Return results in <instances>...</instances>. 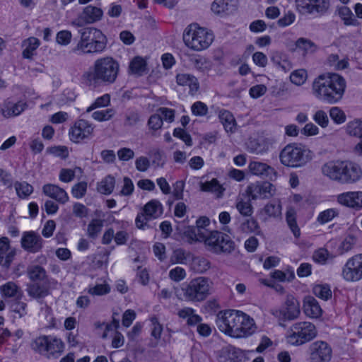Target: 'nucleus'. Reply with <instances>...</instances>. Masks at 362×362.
<instances>
[{"instance_id": "13d9d810", "label": "nucleus", "mask_w": 362, "mask_h": 362, "mask_svg": "<svg viewBox=\"0 0 362 362\" xmlns=\"http://www.w3.org/2000/svg\"><path fill=\"white\" fill-rule=\"evenodd\" d=\"M328 63L335 70H343L349 66L348 59H339L337 54H331L328 57Z\"/></svg>"}, {"instance_id": "7ed1b4c3", "label": "nucleus", "mask_w": 362, "mask_h": 362, "mask_svg": "<svg viewBox=\"0 0 362 362\" xmlns=\"http://www.w3.org/2000/svg\"><path fill=\"white\" fill-rule=\"evenodd\" d=\"M346 88V82L343 76L335 73H327L320 75L314 80L312 90L318 100L334 104L343 98Z\"/></svg>"}, {"instance_id": "49530a36", "label": "nucleus", "mask_w": 362, "mask_h": 362, "mask_svg": "<svg viewBox=\"0 0 362 362\" xmlns=\"http://www.w3.org/2000/svg\"><path fill=\"white\" fill-rule=\"evenodd\" d=\"M116 111L113 108L96 110L92 113V118L98 122H106L112 119L115 115Z\"/></svg>"}, {"instance_id": "f3484780", "label": "nucleus", "mask_w": 362, "mask_h": 362, "mask_svg": "<svg viewBox=\"0 0 362 362\" xmlns=\"http://www.w3.org/2000/svg\"><path fill=\"white\" fill-rule=\"evenodd\" d=\"M276 187L268 182L251 183L247 187L246 192L253 200L269 199L276 194Z\"/></svg>"}, {"instance_id": "680f3d73", "label": "nucleus", "mask_w": 362, "mask_h": 362, "mask_svg": "<svg viewBox=\"0 0 362 362\" xmlns=\"http://www.w3.org/2000/svg\"><path fill=\"white\" fill-rule=\"evenodd\" d=\"M189 255V253L182 248L175 249L170 257V262L172 264H186Z\"/></svg>"}, {"instance_id": "6e6d98bb", "label": "nucleus", "mask_w": 362, "mask_h": 362, "mask_svg": "<svg viewBox=\"0 0 362 362\" xmlns=\"http://www.w3.org/2000/svg\"><path fill=\"white\" fill-rule=\"evenodd\" d=\"M346 133L353 136L362 138V120H354L348 123Z\"/></svg>"}, {"instance_id": "2f4dec72", "label": "nucleus", "mask_w": 362, "mask_h": 362, "mask_svg": "<svg viewBox=\"0 0 362 362\" xmlns=\"http://www.w3.org/2000/svg\"><path fill=\"white\" fill-rule=\"evenodd\" d=\"M199 185L202 191L213 193L217 198L222 197L225 191V188L216 178L210 181L200 182Z\"/></svg>"}, {"instance_id": "cd10ccee", "label": "nucleus", "mask_w": 362, "mask_h": 362, "mask_svg": "<svg viewBox=\"0 0 362 362\" xmlns=\"http://www.w3.org/2000/svg\"><path fill=\"white\" fill-rule=\"evenodd\" d=\"M259 214L264 221L278 218L281 215V205L280 203H268L259 211Z\"/></svg>"}, {"instance_id": "e2e57ef3", "label": "nucleus", "mask_w": 362, "mask_h": 362, "mask_svg": "<svg viewBox=\"0 0 362 362\" xmlns=\"http://www.w3.org/2000/svg\"><path fill=\"white\" fill-rule=\"evenodd\" d=\"M339 212L336 209H328L320 212L317 218V221L320 224H325L331 221L334 217L337 216Z\"/></svg>"}, {"instance_id": "79ce46f5", "label": "nucleus", "mask_w": 362, "mask_h": 362, "mask_svg": "<svg viewBox=\"0 0 362 362\" xmlns=\"http://www.w3.org/2000/svg\"><path fill=\"white\" fill-rule=\"evenodd\" d=\"M286 222L292 231L293 235L298 238L300 235V230L297 225L296 219V211L293 208H289L286 214Z\"/></svg>"}, {"instance_id": "b1692460", "label": "nucleus", "mask_w": 362, "mask_h": 362, "mask_svg": "<svg viewBox=\"0 0 362 362\" xmlns=\"http://www.w3.org/2000/svg\"><path fill=\"white\" fill-rule=\"evenodd\" d=\"M175 81L177 86L187 88L189 89V94L192 95H195L199 89L198 79L196 76L189 73H177L175 76Z\"/></svg>"}, {"instance_id": "4c0bfd02", "label": "nucleus", "mask_w": 362, "mask_h": 362, "mask_svg": "<svg viewBox=\"0 0 362 362\" xmlns=\"http://www.w3.org/2000/svg\"><path fill=\"white\" fill-rule=\"evenodd\" d=\"M16 254V249L10 245V240L7 237L0 238V255L6 257V263L10 264Z\"/></svg>"}, {"instance_id": "c756f323", "label": "nucleus", "mask_w": 362, "mask_h": 362, "mask_svg": "<svg viewBox=\"0 0 362 362\" xmlns=\"http://www.w3.org/2000/svg\"><path fill=\"white\" fill-rule=\"evenodd\" d=\"M218 118L227 132L233 133L236 131L237 123L230 112L226 110H219Z\"/></svg>"}, {"instance_id": "4d7b16f0", "label": "nucleus", "mask_w": 362, "mask_h": 362, "mask_svg": "<svg viewBox=\"0 0 362 362\" xmlns=\"http://www.w3.org/2000/svg\"><path fill=\"white\" fill-rule=\"evenodd\" d=\"M272 277L281 282H289L294 279L295 274L292 269L288 268L285 272L275 270L272 272Z\"/></svg>"}, {"instance_id": "9b49d317", "label": "nucleus", "mask_w": 362, "mask_h": 362, "mask_svg": "<svg viewBox=\"0 0 362 362\" xmlns=\"http://www.w3.org/2000/svg\"><path fill=\"white\" fill-rule=\"evenodd\" d=\"M205 247L209 252L220 255L232 252L235 250V243L228 235L213 230L206 240Z\"/></svg>"}, {"instance_id": "bb28decb", "label": "nucleus", "mask_w": 362, "mask_h": 362, "mask_svg": "<svg viewBox=\"0 0 362 362\" xmlns=\"http://www.w3.org/2000/svg\"><path fill=\"white\" fill-rule=\"evenodd\" d=\"M303 309L305 315L310 318H318L322 313V310L317 300L310 296L304 298Z\"/></svg>"}, {"instance_id": "ea45409f", "label": "nucleus", "mask_w": 362, "mask_h": 362, "mask_svg": "<svg viewBox=\"0 0 362 362\" xmlns=\"http://www.w3.org/2000/svg\"><path fill=\"white\" fill-rule=\"evenodd\" d=\"M111 287L106 281L97 283L95 285H90L87 288V292L91 296H104L110 292Z\"/></svg>"}, {"instance_id": "58836bf2", "label": "nucleus", "mask_w": 362, "mask_h": 362, "mask_svg": "<svg viewBox=\"0 0 362 362\" xmlns=\"http://www.w3.org/2000/svg\"><path fill=\"white\" fill-rule=\"evenodd\" d=\"M338 15L343 21L345 25L349 26H358L360 23L354 17L351 10L345 6H341L338 8Z\"/></svg>"}, {"instance_id": "72a5a7b5", "label": "nucleus", "mask_w": 362, "mask_h": 362, "mask_svg": "<svg viewBox=\"0 0 362 362\" xmlns=\"http://www.w3.org/2000/svg\"><path fill=\"white\" fill-rule=\"evenodd\" d=\"M211 267V263L206 257L197 256L192 259L190 269L197 274H204Z\"/></svg>"}, {"instance_id": "423d86ee", "label": "nucleus", "mask_w": 362, "mask_h": 362, "mask_svg": "<svg viewBox=\"0 0 362 362\" xmlns=\"http://www.w3.org/2000/svg\"><path fill=\"white\" fill-rule=\"evenodd\" d=\"M212 288L213 283L209 278L199 276L175 288V293L180 300L199 303L205 300L211 295Z\"/></svg>"}, {"instance_id": "4468645a", "label": "nucleus", "mask_w": 362, "mask_h": 362, "mask_svg": "<svg viewBox=\"0 0 362 362\" xmlns=\"http://www.w3.org/2000/svg\"><path fill=\"white\" fill-rule=\"evenodd\" d=\"M163 206L157 199H152L146 203L141 213L137 214L135 223L137 228H144L151 219H156L163 214Z\"/></svg>"}, {"instance_id": "c03bdc74", "label": "nucleus", "mask_w": 362, "mask_h": 362, "mask_svg": "<svg viewBox=\"0 0 362 362\" xmlns=\"http://www.w3.org/2000/svg\"><path fill=\"white\" fill-rule=\"evenodd\" d=\"M235 207L238 212L244 216H250L253 214V207L248 200H245L243 197H238Z\"/></svg>"}, {"instance_id": "37998d69", "label": "nucleus", "mask_w": 362, "mask_h": 362, "mask_svg": "<svg viewBox=\"0 0 362 362\" xmlns=\"http://www.w3.org/2000/svg\"><path fill=\"white\" fill-rule=\"evenodd\" d=\"M146 63L141 57H135L129 63V71L133 74L141 75L146 70Z\"/></svg>"}, {"instance_id": "052dcab7", "label": "nucleus", "mask_w": 362, "mask_h": 362, "mask_svg": "<svg viewBox=\"0 0 362 362\" xmlns=\"http://www.w3.org/2000/svg\"><path fill=\"white\" fill-rule=\"evenodd\" d=\"M110 104V96L109 94H104L103 95L96 98L94 102L87 107L86 112L101 107H107Z\"/></svg>"}, {"instance_id": "338daca9", "label": "nucleus", "mask_w": 362, "mask_h": 362, "mask_svg": "<svg viewBox=\"0 0 362 362\" xmlns=\"http://www.w3.org/2000/svg\"><path fill=\"white\" fill-rule=\"evenodd\" d=\"M313 119L322 128H326L329 125V117L325 110H317L313 116Z\"/></svg>"}, {"instance_id": "aec40b11", "label": "nucleus", "mask_w": 362, "mask_h": 362, "mask_svg": "<svg viewBox=\"0 0 362 362\" xmlns=\"http://www.w3.org/2000/svg\"><path fill=\"white\" fill-rule=\"evenodd\" d=\"M339 204L354 210L362 209V191H348L337 196Z\"/></svg>"}, {"instance_id": "5fc2aeb1", "label": "nucleus", "mask_w": 362, "mask_h": 362, "mask_svg": "<svg viewBox=\"0 0 362 362\" xmlns=\"http://www.w3.org/2000/svg\"><path fill=\"white\" fill-rule=\"evenodd\" d=\"M103 226V222L100 219H93L87 228V235L91 238H95L100 234L102 228Z\"/></svg>"}, {"instance_id": "69168bd1", "label": "nucleus", "mask_w": 362, "mask_h": 362, "mask_svg": "<svg viewBox=\"0 0 362 362\" xmlns=\"http://www.w3.org/2000/svg\"><path fill=\"white\" fill-rule=\"evenodd\" d=\"M212 12L217 15L227 13L228 3L227 0H214L211 6Z\"/></svg>"}, {"instance_id": "412c9836", "label": "nucleus", "mask_w": 362, "mask_h": 362, "mask_svg": "<svg viewBox=\"0 0 362 362\" xmlns=\"http://www.w3.org/2000/svg\"><path fill=\"white\" fill-rule=\"evenodd\" d=\"M103 16V11L95 6L88 5L84 7L76 20V25L82 26L86 24H93L100 21Z\"/></svg>"}, {"instance_id": "1a4fd4ad", "label": "nucleus", "mask_w": 362, "mask_h": 362, "mask_svg": "<svg viewBox=\"0 0 362 362\" xmlns=\"http://www.w3.org/2000/svg\"><path fill=\"white\" fill-rule=\"evenodd\" d=\"M33 349L47 358H57L64 351L63 340L53 335H42L35 339L32 343Z\"/></svg>"}, {"instance_id": "9d476101", "label": "nucleus", "mask_w": 362, "mask_h": 362, "mask_svg": "<svg viewBox=\"0 0 362 362\" xmlns=\"http://www.w3.org/2000/svg\"><path fill=\"white\" fill-rule=\"evenodd\" d=\"M317 335V330L314 324L308 321L295 322L288 329L286 341L294 346H300L310 341Z\"/></svg>"}, {"instance_id": "2eb2a0df", "label": "nucleus", "mask_w": 362, "mask_h": 362, "mask_svg": "<svg viewBox=\"0 0 362 362\" xmlns=\"http://www.w3.org/2000/svg\"><path fill=\"white\" fill-rule=\"evenodd\" d=\"M341 276L347 282H356L362 279V253L347 259L342 268Z\"/></svg>"}, {"instance_id": "6ab92c4d", "label": "nucleus", "mask_w": 362, "mask_h": 362, "mask_svg": "<svg viewBox=\"0 0 362 362\" xmlns=\"http://www.w3.org/2000/svg\"><path fill=\"white\" fill-rule=\"evenodd\" d=\"M309 354L312 362H329L332 351L327 342L316 341L310 345Z\"/></svg>"}, {"instance_id": "774afa93", "label": "nucleus", "mask_w": 362, "mask_h": 362, "mask_svg": "<svg viewBox=\"0 0 362 362\" xmlns=\"http://www.w3.org/2000/svg\"><path fill=\"white\" fill-rule=\"evenodd\" d=\"M169 278L175 282L184 280L187 276L186 270L181 267H176L169 271Z\"/></svg>"}, {"instance_id": "dca6fc26", "label": "nucleus", "mask_w": 362, "mask_h": 362, "mask_svg": "<svg viewBox=\"0 0 362 362\" xmlns=\"http://www.w3.org/2000/svg\"><path fill=\"white\" fill-rule=\"evenodd\" d=\"M297 10L302 14H325L329 8V0H296Z\"/></svg>"}, {"instance_id": "5701e85b", "label": "nucleus", "mask_w": 362, "mask_h": 362, "mask_svg": "<svg viewBox=\"0 0 362 362\" xmlns=\"http://www.w3.org/2000/svg\"><path fill=\"white\" fill-rule=\"evenodd\" d=\"M42 191L44 195L55 200L57 203L65 204L69 200V197L64 189L54 184H45Z\"/></svg>"}, {"instance_id": "864d4df0", "label": "nucleus", "mask_w": 362, "mask_h": 362, "mask_svg": "<svg viewBox=\"0 0 362 362\" xmlns=\"http://www.w3.org/2000/svg\"><path fill=\"white\" fill-rule=\"evenodd\" d=\"M313 293L322 300H327L332 297V291L327 284H317L313 288Z\"/></svg>"}, {"instance_id": "3c124183", "label": "nucleus", "mask_w": 362, "mask_h": 362, "mask_svg": "<svg viewBox=\"0 0 362 362\" xmlns=\"http://www.w3.org/2000/svg\"><path fill=\"white\" fill-rule=\"evenodd\" d=\"M163 124V118L158 112L152 115L148 120V127L151 134L155 135L156 133L160 130Z\"/></svg>"}, {"instance_id": "8fccbe9b", "label": "nucleus", "mask_w": 362, "mask_h": 362, "mask_svg": "<svg viewBox=\"0 0 362 362\" xmlns=\"http://www.w3.org/2000/svg\"><path fill=\"white\" fill-rule=\"evenodd\" d=\"M14 187L17 195L21 199L28 197L33 192V187L26 182H16Z\"/></svg>"}, {"instance_id": "ddd939ff", "label": "nucleus", "mask_w": 362, "mask_h": 362, "mask_svg": "<svg viewBox=\"0 0 362 362\" xmlns=\"http://www.w3.org/2000/svg\"><path fill=\"white\" fill-rule=\"evenodd\" d=\"M95 126L90 122L84 119H76L69 129V137L75 144H81L90 139L94 136Z\"/></svg>"}, {"instance_id": "0eeeda50", "label": "nucleus", "mask_w": 362, "mask_h": 362, "mask_svg": "<svg viewBox=\"0 0 362 362\" xmlns=\"http://www.w3.org/2000/svg\"><path fill=\"white\" fill-rule=\"evenodd\" d=\"M183 41L189 49L199 52L207 49L214 40L213 33L197 24H190L184 30Z\"/></svg>"}, {"instance_id": "20e7f679", "label": "nucleus", "mask_w": 362, "mask_h": 362, "mask_svg": "<svg viewBox=\"0 0 362 362\" xmlns=\"http://www.w3.org/2000/svg\"><path fill=\"white\" fill-rule=\"evenodd\" d=\"M321 172L330 180L341 184H354L362 177L360 166L348 160H329L322 165Z\"/></svg>"}, {"instance_id": "a18cd8bd", "label": "nucleus", "mask_w": 362, "mask_h": 362, "mask_svg": "<svg viewBox=\"0 0 362 362\" xmlns=\"http://www.w3.org/2000/svg\"><path fill=\"white\" fill-rule=\"evenodd\" d=\"M28 275L32 281H43L47 276V273L42 267L32 265L28 268Z\"/></svg>"}, {"instance_id": "a878e982", "label": "nucleus", "mask_w": 362, "mask_h": 362, "mask_svg": "<svg viewBox=\"0 0 362 362\" xmlns=\"http://www.w3.org/2000/svg\"><path fill=\"white\" fill-rule=\"evenodd\" d=\"M210 232L206 228H199L198 226L187 227L185 231V236L190 243L195 242H202L206 244V240L210 235Z\"/></svg>"}, {"instance_id": "0e129e2a", "label": "nucleus", "mask_w": 362, "mask_h": 362, "mask_svg": "<svg viewBox=\"0 0 362 362\" xmlns=\"http://www.w3.org/2000/svg\"><path fill=\"white\" fill-rule=\"evenodd\" d=\"M307 78V71L303 69L293 71L290 76L291 81L296 86H301L304 84Z\"/></svg>"}, {"instance_id": "a19ab883", "label": "nucleus", "mask_w": 362, "mask_h": 362, "mask_svg": "<svg viewBox=\"0 0 362 362\" xmlns=\"http://www.w3.org/2000/svg\"><path fill=\"white\" fill-rule=\"evenodd\" d=\"M115 185V180L111 175L106 176L98 184V191L103 194H110L112 192Z\"/></svg>"}, {"instance_id": "de8ad7c7", "label": "nucleus", "mask_w": 362, "mask_h": 362, "mask_svg": "<svg viewBox=\"0 0 362 362\" xmlns=\"http://www.w3.org/2000/svg\"><path fill=\"white\" fill-rule=\"evenodd\" d=\"M240 229L245 233L260 234L261 230L258 222L253 218L246 219L240 225Z\"/></svg>"}, {"instance_id": "603ef678", "label": "nucleus", "mask_w": 362, "mask_h": 362, "mask_svg": "<svg viewBox=\"0 0 362 362\" xmlns=\"http://www.w3.org/2000/svg\"><path fill=\"white\" fill-rule=\"evenodd\" d=\"M296 46L305 54L314 52L317 49V46L313 41L303 37L297 40Z\"/></svg>"}, {"instance_id": "39448f33", "label": "nucleus", "mask_w": 362, "mask_h": 362, "mask_svg": "<svg viewBox=\"0 0 362 362\" xmlns=\"http://www.w3.org/2000/svg\"><path fill=\"white\" fill-rule=\"evenodd\" d=\"M80 39L71 52L78 55L100 53L106 47V37L102 31L93 27H87L79 31Z\"/></svg>"}, {"instance_id": "bf43d9fd", "label": "nucleus", "mask_w": 362, "mask_h": 362, "mask_svg": "<svg viewBox=\"0 0 362 362\" xmlns=\"http://www.w3.org/2000/svg\"><path fill=\"white\" fill-rule=\"evenodd\" d=\"M192 63L194 67L202 72H206L211 69V64L206 58L198 56L192 59Z\"/></svg>"}, {"instance_id": "393cba45", "label": "nucleus", "mask_w": 362, "mask_h": 362, "mask_svg": "<svg viewBox=\"0 0 362 362\" xmlns=\"http://www.w3.org/2000/svg\"><path fill=\"white\" fill-rule=\"evenodd\" d=\"M248 169L254 175L266 177L269 179L276 177L274 168L264 163L251 161L248 165Z\"/></svg>"}, {"instance_id": "f8f14e48", "label": "nucleus", "mask_w": 362, "mask_h": 362, "mask_svg": "<svg viewBox=\"0 0 362 362\" xmlns=\"http://www.w3.org/2000/svg\"><path fill=\"white\" fill-rule=\"evenodd\" d=\"M271 314L281 321L294 320L300 315L299 300L292 294H287L281 308H274Z\"/></svg>"}, {"instance_id": "4be33fe9", "label": "nucleus", "mask_w": 362, "mask_h": 362, "mask_svg": "<svg viewBox=\"0 0 362 362\" xmlns=\"http://www.w3.org/2000/svg\"><path fill=\"white\" fill-rule=\"evenodd\" d=\"M28 104L22 100L16 103L6 100L0 105V112L5 118L17 117L21 115L26 108Z\"/></svg>"}, {"instance_id": "7c9ffc66", "label": "nucleus", "mask_w": 362, "mask_h": 362, "mask_svg": "<svg viewBox=\"0 0 362 362\" xmlns=\"http://www.w3.org/2000/svg\"><path fill=\"white\" fill-rule=\"evenodd\" d=\"M40 45V40L35 37H30L22 42L23 58L32 59L35 54L36 49Z\"/></svg>"}, {"instance_id": "6e6552de", "label": "nucleus", "mask_w": 362, "mask_h": 362, "mask_svg": "<svg viewBox=\"0 0 362 362\" xmlns=\"http://www.w3.org/2000/svg\"><path fill=\"white\" fill-rule=\"evenodd\" d=\"M281 163L290 168L304 166L313 158V152L304 146L297 144L286 145L280 152Z\"/></svg>"}, {"instance_id": "f704fd0d", "label": "nucleus", "mask_w": 362, "mask_h": 362, "mask_svg": "<svg viewBox=\"0 0 362 362\" xmlns=\"http://www.w3.org/2000/svg\"><path fill=\"white\" fill-rule=\"evenodd\" d=\"M26 291L30 297L40 299L49 294V288L38 283H31L27 286Z\"/></svg>"}, {"instance_id": "c9c22d12", "label": "nucleus", "mask_w": 362, "mask_h": 362, "mask_svg": "<svg viewBox=\"0 0 362 362\" xmlns=\"http://www.w3.org/2000/svg\"><path fill=\"white\" fill-rule=\"evenodd\" d=\"M249 151L256 154H263L270 148V143L266 139L250 140L247 144Z\"/></svg>"}, {"instance_id": "e433bc0d", "label": "nucleus", "mask_w": 362, "mask_h": 362, "mask_svg": "<svg viewBox=\"0 0 362 362\" xmlns=\"http://www.w3.org/2000/svg\"><path fill=\"white\" fill-rule=\"evenodd\" d=\"M177 315L187 320V324L189 326L195 325L202 321V317L195 313V310L189 307L180 309Z\"/></svg>"}, {"instance_id": "a211bd4d", "label": "nucleus", "mask_w": 362, "mask_h": 362, "mask_svg": "<svg viewBox=\"0 0 362 362\" xmlns=\"http://www.w3.org/2000/svg\"><path fill=\"white\" fill-rule=\"evenodd\" d=\"M45 241L39 233L30 230L23 232L21 240V247L28 252L37 253L44 247Z\"/></svg>"}, {"instance_id": "f03ea898", "label": "nucleus", "mask_w": 362, "mask_h": 362, "mask_svg": "<svg viewBox=\"0 0 362 362\" xmlns=\"http://www.w3.org/2000/svg\"><path fill=\"white\" fill-rule=\"evenodd\" d=\"M216 324L221 332L234 338L247 337L257 329L253 318L235 310L219 312L216 315Z\"/></svg>"}, {"instance_id": "c85d7f7f", "label": "nucleus", "mask_w": 362, "mask_h": 362, "mask_svg": "<svg viewBox=\"0 0 362 362\" xmlns=\"http://www.w3.org/2000/svg\"><path fill=\"white\" fill-rule=\"evenodd\" d=\"M219 357L222 362H241V353L232 346H226L220 351Z\"/></svg>"}, {"instance_id": "09e8293b", "label": "nucleus", "mask_w": 362, "mask_h": 362, "mask_svg": "<svg viewBox=\"0 0 362 362\" xmlns=\"http://www.w3.org/2000/svg\"><path fill=\"white\" fill-rule=\"evenodd\" d=\"M82 173L83 170L80 167H76L74 169L62 168L60 170L59 179L63 182L67 183L74 179L76 174L81 175Z\"/></svg>"}, {"instance_id": "f257e3e1", "label": "nucleus", "mask_w": 362, "mask_h": 362, "mask_svg": "<svg viewBox=\"0 0 362 362\" xmlns=\"http://www.w3.org/2000/svg\"><path fill=\"white\" fill-rule=\"evenodd\" d=\"M120 73L119 62L111 56L97 58L89 69L85 71L81 79L90 88L110 86L116 83Z\"/></svg>"}, {"instance_id": "473e14b6", "label": "nucleus", "mask_w": 362, "mask_h": 362, "mask_svg": "<svg viewBox=\"0 0 362 362\" xmlns=\"http://www.w3.org/2000/svg\"><path fill=\"white\" fill-rule=\"evenodd\" d=\"M0 293L4 298H21L23 291L14 282L8 281L0 286Z\"/></svg>"}]
</instances>
